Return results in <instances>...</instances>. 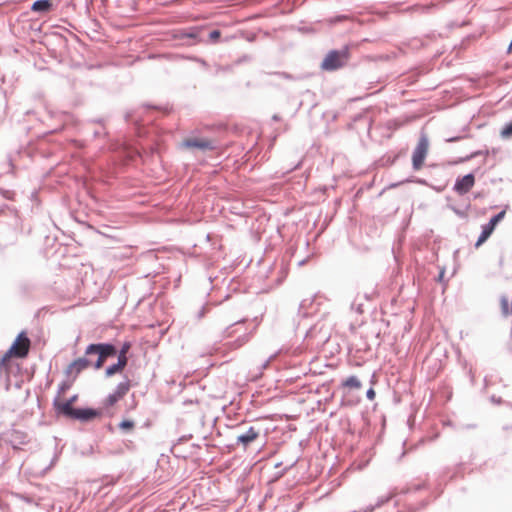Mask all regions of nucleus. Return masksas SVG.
<instances>
[{
    "label": "nucleus",
    "instance_id": "1",
    "mask_svg": "<svg viewBox=\"0 0 512 512\" xmlns=\"http://www.w3.org/2000/svg\"><path fill=\"white\" fill-rule=\"evenodd\" d=\"M116 354V348L112 344L100 343L91 344L86 348L85 355H97V360L93 363L86 357H80L74 360L67 369L68 374L77 376L81 371L94 366L96 369L102 368L105 360Z\"/></svg>",
    "mask_w": 512,
    "mask_h": 512
},
{
    "label": "nucleus",
    "instance_id": "2",
    "mask_svg": "<svg viewBox=\"0 0 512 512\" xmlns=\"http://www.w3.org/2000/svg\"><path fill=\"white\" fill-rule=\"evenodd\" d=\"M349 59V51L347 48L343 50H332L328 52L321 63V69L324 71H334L346 65Z\"/></svg>",
    "mask_w": 512,
    "mask_h": 512
},
{
    "label": "nucleus",
    "instance_id": "3",
    "mask_svg": "<svg viewBox=\"0 0 512 512\" xmlns=\"http://www.w3.org/2000/svg\"><path fill=\"white\" fill-rule=\"evenodd\" d=\"M429 141L425 135H422L413 151L412 164L415 170H420L428 154Z\"/></svg>",
    "mask_w": 512,
    "mask_h": 512
},
{
    "label": "nucleus",
    "instance_id": "4",
    "mask_svg": "<svg viewBox=\"0 0 512 512\" xmlns=\"http://www.w3.org/2000/svg\"><path fill=\"white\" fill-rule=\"evenodd\" d=\"M30 339L27 337L25 332H21L9 348L10 354L14 357L24 358L28 355L30 349Z\"/></svg>",
    "mask_w": 512,
    "mask_h": 512
},
{
    "label": "nucleus",
    "instance_id": "5",
    "mask_svg": "<svg viewBox=\"0 0 512 512\" xmlns=\"http://www.w3.org/2000/svg\"><path fill=\"white\" fill-rule=\"evenodd\" d=\"M182 145L188 149H199V150H213L215 149V142L211 139L200 138V137H189L186 138Z\"/></svg>",
    "mask_w": 512,
    "mask_h": 512
},
{
    "label": "nucleus",
    "instance_id": "6",
    "mask_svg": "<svg viewBox=\"0 0 512 512\" xmlns=\"http://www.w3.org/2000/svg\"><path fill=\"white\" fill-rule=\"evenodd\" d=\"M474 184H475L474 175L473 174H467V175L463 176L462 178L457 179V181H456V183L454 185V190L458 194L464 195V194L468 193L472 189Z\"/></svg>",
    "mask_w": 512,
    "mask_h": 512
},
{
    "label": "nucleus",
    "instance_id": "7",
    "mask_svg": "<svg viewBox=\"0 0 512 512\" xmlns=\"http://www.w3.org/2000/svg\"><path fill=\"white\" fill-rule=\"evenodd\" d=\"M130 389L129 382L120 383L116 390L106 398V405L113 406L120 399H122Z\"/></svg>",
    "mask_w": 512,
    "mask_h": 512
},
{
    "label": "nucleus",
    "instance_id": "8",
    "mask_svg": "<svg viewBox=\"0 0 512 512\" xmlns=\"http://www.w3.org/2000/svg\"><path fill=\"white\" fill-rule=\"evenodd\" d=\"M259 437V432L253 428L250 427L249 430L241 434L237 437V443H240L243 445L244 448H246L250 443L255 441Z\"/></svg>",
    "mask_w": 512,
    "mask_h": 512
},
{
    "label": "nucleus",
    "instance_id": "9",
    "mask_svg": "<svg viewBox=\"0 0 512 512\" xmlns=\"http://www.w3.org/2000/svg\"><path fill=\"white\" fill-rule=\"evenodd\" d=\"M75 399H76V396H74L70 400H67V401L62 402V403L55 402V406L57 407V409L61 413H63L66 416H69V417L73 418L74 415H75V412L77 410V409H74L73 406H72V404H73Z\"/></svg>",
    "mask_w": 512,
    "mask_h": 512
},
{
    "label": "nucleus",
    "instance_id": "10",
    "mask_svg": "<svg viewBox=\"0 0 512 512\" xmlns=\"http://www.w3.org/2000/svg\"><path fill=\"white\" fill-rule=\"evenodd\" d=\"M98 412L93 409H77L74 415V419L79 420H90L95 418Z\"/></svg>",
    "mask_w": 512,
    "mask_h": 512
},
{
    "label": "nucleus",
    "instance_id": "11",
    "mask_svg": "<svg viewBox=\"0 0 512 512\" xmlns=\"http://www.w3.org/2000/svg\"><path fill=\"white\" fill-rule=\"evenodd\" d=\"M494 228L491 227L489 224H486L483 226L482 233L479 236L475 246L476 248L480 247L493 233Z\"/></svg>",
    "mask_w": 512,
    "mask_h": 512
},
{
    "label": "nucleus",
    "instance_id": "12",
    "mask_svg": "<svg viewBox=\"0 0 512 512\" xmlns=\"http://www.w3.org/2000/svg\"><path fill=\"white\" fill-rule=\"evenodd\" d=\"M52 4L50 0H38L33 3L32 11L34 12H46L49 11Z\"/></svg>",
    "mask_w": 512,
    "mask_h": 512
},
{
    "label": "nucleus",
    "instance_id": "13",
    "mask_svg": "<svg viewBox=\"0 0 512 512\" xmlns=\"http://www.w3.org/2000/svg\"><path fill=\"white\" fill-rule=\"evenodd\" d=\"M342 386L348 389H360L362 385L356 376H350L345 381H343Z\"/></svg>",
    "mask_w": 512,
    "mask_h": 512
},
{
    "label": "nucleus",
    "instance_id": "14",
    "mask_svg": "<svg viewBox=\"0 0 512 512\" xmlns=\"http://www.w3.org/2000/svg\"><path fill=\"white\" fill-rule=\"evenodd\" d=\"M135 423L132 420L125 419L119 423V428L125 432H130L134 429Z\"/></svg>",
    "mask_w": 512,
    "mask_h": 512
},
{
    "label": "nucleus",
    "instance_id": "15",
    "mask_svg": "<svg viewBox=\"0 0 512 512\" xmlns=\"http://www.w3.org/2000/svg\"><path fill=\"white\" fill-rule=\"evenodd\" d=\"M504 215L505 211H501L497 215L493 216L488 224L495 229L496 225L503 219Z\"/></svg>",
    "mask_w": 512,
    "mask_h": 512
},
{
    "label": "nucleus",
    "instance_id": "16",
    "mask_svg": "<svg viewBox=\"0 0 512 512\" xmlns=\"http://www.w3.org/2000/svg\"><path fill=\"white\" fill-rule=\"evenodd\" d=\"M127 364V357L125 355V351H120V354L118 356V362L116 363L117 368H120L122 370Z\"/></svg>",
    "mask_w": 512,
    "mask_h": 512
},
{
    "label": "nucleus",
    "instance_id": "17",
    "mask_svg": "<svg viewBox=\"0 0 512 512\" xmlns=\"http://www.w3.org/2000/svg\"><path fill=\"white\" fill-rule=\"evenodd\" d=\"M127 364V357L125 355V351H120V354L118 356V362L116 363L117 368H120L122 370Z\"/></svg>",
    "mask_w": 512,
    "mask_h": 512
},
{
    "label": "nucleus",
    "instance_id": "18",
    "mask_svg": "<svg viewBox=\"0 0 512 512\" xmlns=\"http://www.w3.org/2000/svg\"><path fill=\"white\" fill-rule=\"evenodd\" d=\"M502 138H510L512 137V122L507 124L500 133Z\"/></svg>",
    "mask_w": 512,
    "mask_h": 512
},
{
    "label": "nucleus",
    "instance_id": "19",
    "mask_svg": "<svg viewBox=\"0 0 512 512\" xmlns=\"http://www.w3.org/2000/svg\"><path fill=\"white\" fill-rule=\"evenodd\" d=\"M12 357H14V355L10 354V351L8 350L0 360V369H2V367H7L8 362Z\"/></svg>",
    "mask_w": 512,
    "mask_h": 512
},
{
    "label": "nucleus",
    "instance_id": "20",
    "mask_svg": "<svg viewBox=\"0 0 512 512\" xmlns=\"http://www.w3.org/2000/svg\"><path fill=\"white\" fill-rule=\"evenodd\" d=\"M501 310L502 314L504 316H507L509 314V305L507 299H502L501 301Z\"/></svg>",
    "mask_w": 512,
    "mask_h": 512
},
{
    "label": "nucleus",
    "instance_id": "21",
    "mask_svg": "<svg viewBox=\"0 0 512 512\" xmlns=\"http://www.w3.org/2000/svg\"><path fill=\"white\" fill-rule=\"evenodd\" d=\"M119 371H121L120 368H117V365L114 364L107 368L106 373H107V375L111 376Z\"/></svg>",
    "mask_w": 512,
    "mask_h": 512
},
{
    "label": "nucleus",
    "instance_id": "22",
    "mask_svg": "<svg viewBox=\"0 0 512 512\" xmlns=\"http://www.w3.org/2000/svg\"><path fill=\"white\" fill-rule=\"evenodd\" d=\"M221 33L219 30H213L210 32L209 37L211 40L216 41L220 37Z\"/></svg>",
    "mask_w": 512,
    "mask_h": 512
},
{
    "label": "nucleus",
    "instance_id": "23",
    "mask_svg": "<svg viewBox=\"0 0 512 512\" xmlns=\"http://www.w3.org/2000/svg\"><path fill=\"white\" fill-rule=\"evenodd\" d=\"M375 396H376V393H375L374 389L370 388V389L367 391V398H368L369 400H374Z\"/></svg>",
    "mask_w": 512,
    "mask_h": 512
},
{
    "label": "nucleus",
    "instance_id": "24",
    "mask_svg": "<svg viewBox=\"0 0 512 512\" xmlns=\"http://www.w3.org/2000/svg\"><path fill=\"white\" fill-rule=\"evenodd\" d=\"M130 348V345L128 343L124 344L121 351H125V354L127 353V351L129 350Z\"/></svg>",
    "mask_w": 512,
    "mask_h": 512
}]
</instances>
